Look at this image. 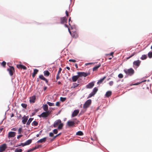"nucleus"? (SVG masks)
Masks as SVG:
<instances>
[{"mask_svg": "<svg viewBox=\"0 0 152 152\" xmlns=\"http://www.w3.org/2000/svg\"><path fill=\"white\" fill-rule=\"evenodd\" d=\"M63 126V124L61 123V121L60 119H58L55 121L53 125V126L54 127H56L57 126H58V129H61Z\"/></svg>", "mask_w": 152, "mask_h": 152, "instance_id": "nucleus-1", "label": "nucleus"}, {"mask_svg": "<svg viewBox=\"0 0 152 152\" xmlns=\"http://www.w3.org/2000/svg\"><path fill=\"white\" fill-rule=\"evenodd\" d=\"M24 108H26V107L27 105H21Z\"/></svg>", "mask_w": 152, "mask_h": 152, "instance_id": "nucleus-53", "label": "nucleus"}, {"mask_svg": "<svg viewBox=\"0 0 152 152\" xmlns=\"http://www.w3.org/2000/svg\"><path fill=\"white\" fill-rule=\"evenodd\" d=\"M53 132L55 134H57V133L58 132L57 130L56 129H54L53 130Z\"/></svg>", "mask_w": 152, "mask_h": 152, "instance_id": "nucleus-41", "label": "nucleus"}, {"mask_svg": "<svg viewBox=\"0 0 152 152\" xmlns=\"http://www.w3.org/2000/svg\"><path fill=\"white\" fill-rule=\"evenodd\" d=\"M79 78L78 75H75L72 77V80L73 82H76Z\"/></svg>", "mask_w": 152, "mask_h": 152, "instance_id": "nucleus-17", "label": "nucleus"}, {"mask_svg": "<svg viewBox=\"0 0 152 152\" xmlns=\"http://www.w3.org/2000/svg\"><path fill=\"white\" fill-rule=\"evenodd\" d=\"M69 30V33H70V34L71 35V32L70 31V30H69V29H68Z\"/></svg>", "mask_w": 152, "mask_h": 152, "instance_id": "nucleus-64", "label": "nucleus"}, {"mask_svg": "<svg viewBox=\"0 0 152 152\" xmlns=\"http://www.w3.org/2000/svg\"><path fill=\"white\" fill-rule=\"evenodd\" d=\"M39 78L43 80L45 78L42 75H40L39 76Z\"/></svg>", "mask_w": 152, "mask_h": 152, "instance_id": "nucleus-32", "label": "nucleus"}, {"mask_svg": "<svg viewBox=\"0 0 152 152\" xmlns=\"http://www.w3.org/2000/svg\"><path fill=\"white\" fill-rule=\"evenodd\" d=\"M118 77L119 78H122L123 77V76L122 74H120L118 75Z\"/></svg>", "mask_w": 152, "mask_h": 152, "instance_id": "nucleus-38", "label": "nucleus"}, {"mask_svg": "<svg viewBox=\"0 0 152 152\" xmlns=\"http://www.w3.org/2000/svg\"><path fill=\"white\" fill-rule=\"evenodd\" d=\"M89 105H83V107L84 108H86L88 107Z\"/></svg>", "mask_w": 152, "mask_h": 152, "instance_id": "nucleus-47", "label": "nucleus"}, {"mask_svg": "<svg viewBox=\"0 0 152 152\" xmlns=\"http://www.w3.org/2000/svg\"><path fill=\"white\" fill-rule=\"evenodd\" d=\"M47 88V87H45L44 88V90H45Z\"/></svg>", "mask_w": 152, "mask_h": 152, "instance_id": "nucleus-62", "label": "nucleus"}, {"mask_svg": "<svg viewBox=\"0 0 152 152\" xmlns=\"http://www.w3.org/2000/svg\"><path fill=\"white\" fill-rule=\"evenodd\" d=\"M22 135H18V136H17V138L18 139H19V138H20V137H22Z\"/></svg>", "mask_w": 152, "mask_h": 152, "instance_id": "nucleus-49", "label": "nucleus"}, {"mask_svg": "<svg viewBox=\"0 0 152 152\" xmlns=\"http://www.w3.org/2000/svg\"><path fill=\"white\" fill-rule=\"evenodd\" d=\"M38 148V147H35L33 149V150H35L37 148Z\"/></svg>", "mask_w": 152, "mask_h": 152, "instance_id": "nucleus-55", "label": "nucleus"}, {"mask_svg": "<svg viewBox=\"0 0 152 152\" xmlns=\"http://www.w3.org/2000/svg\"><path fill=\"white\" fill-rule=\"evenodd\" d=\"M43 73L44 75L46 76H48L50 74V72L48 70L45 71Z\"/></svg>", "mask_w": 152, "mask_h": 152, "instance_id": "nucleus-22", "label": "nucleus"}, {"mask_svg": "<svg viewBox=\"0 0 152 152\" xmlns=\"http://www.w3.org/2000/svg\"><path fill=\"white\" fill-rule=\"evenodd\" d=\"M77 135H79V136H82L83 135V132L81 131H79L77 132L76 134Z\"/></svg>", "mask_w": 152, "mask_h": 152, "instance_id": "nucleus-28", "label": "nucleus"}, {"mask_svg": "<svg viewBox=\"0 0 152 152\" xmlns=\"http://www.w3.org/2000/svg\"><path fill=\"white\" fill-rule=\"evenodd\" d=\"M33 118H30L28 120L27 122V123L26 124L27 125H29L31 122L32 121V120H33Z\"/></svg>", "mask_w": 152, "mask_h": 152, "instance_id": "nucleus-27", "label": "nucleus"}, {"mask_svg": "<svg viewBox=\"0 0 152 152\" xmlns=\"http://www.w3.org/2000/svg\"><path fill=\"white\" fill-rule=\"evenodd\" d=\"M66 99V98H64V97H61L60 98V100L62 102L65 101Z\"/></svg>", "mask_w": 152, "mask_h": 152, "instance_id": "nucleus-39", "label": "nucleus"}, {"mask_svg": "<svg viewBox=\"0 0 152 152\" xmlns=\"http://www.w3.org/2000/svg\"><path fill=\"white\" fill-rule=\"evenodd\" d=\"M44 80L47 83H48V81L47 80V79L45 78Z\"/></svg>", "mask_w": 152, "mask_h": 152, "instance_id": "nucleus-52", "label": "nucleus"}, {"mask_svg": "<svg viewBox=\"0 0 152 152\" xmlns=\"http://www.w3.org/2000/svg\"><path fill=\"white\" fill-rule=\"evenodd\" d=\"M22 150L21 149L17 148L15 150V152H21Z\"/></svg>", "mask_w": 152, "mask_h": 152, "instance_id": "nucleus-29", "label": "nucleus"}, {"mask_svg": "<svg viewBox=\"0 0 152 152\" xmlns=\"http://www.w3.org/2000/svg\"><path fill=\"white\" fill-rule=\"evenodd\" d=\"M46 137H45L42 139H41L37 141V143H42L45 142L46 141Z\"/></svg>", "mask_w": 152, "mask_h": 152, "instance_id": "nucleus-18", "label": "nucleus"}, {"mask_svg": "<svg viewBox=\"0 0 152 152\" xmlns=\"http://www.w3.org/2000/svg\"><path fill=\"white\" fill-rule=\"evenodd\" d=\"M78 85H79V84H77L76 83H74L73 84V87L74 88H75L77 87Z\"/></svg>", "mask_w": 152, "mask_h": 152, "instance_id": "nucleus-33", "label": "nucleus"}, {"mask_svg": "<svg viewBox=\"0 0 152 152\" xmlns=\"http://www.w3.org/2000/svg\"><path fill=\"white\" fill-rule=\"evenodd\" d=\"M135 54V53H133L130 56L127 58L126 59H128L133 56Z\"/></svg>", "mask_w": 152, "mask_h": 152, "instance_id": "nucleus-35", "label": "nucleus"}, {"mask_svg": "<svg viewBox=\"0 0 152 152\" xmlns=\"http://www.w3.org/2000/svg\"><path fill=\"white\" fill-rule=\"evenodd\" d=\"M16 133L15 132H10L8 133V137H15V135Z\"/></svg>", "mask_w": 152, "mask_h": 152, "instance_id": "nucleus-12", "label": "nucleus"}, {"mask_svg": "<svg viewBox=\"0 0 152 152\" xmlns=\"http://www.w3.org/2000/svg\"><path fill=\"white\" fill-rule=\"evenodd\" d=\"M98 90V88L96 87H95L93 89L92 92H91L89 95L88 98H90L94 96L97 92Z\"/></svg>", "mask_w": 152, "mask_h": 152, "instance_id": "nucleus-3", "label": "nucleus"}, {"mask_svg": "<svg viewBox=\"0 0 152 152\" xmlns=\"http://www.w3.org/2000/svg\"><path fill=\"white\" fill-rule=\"evenodd\" d=\"M58 85H60V84H61V82L60 81H58Z\"/></svg>", "mask_w": 152, "mask_h": 152, "instance_id": "nucleus-59", "label": "nucleus"}, {"mask_svg": "<svg viewBox=\"0 0 152 152\" xmlns=\"http://www.w3.org/2000/svg\"><path fill=\"white\" fill-rule=\"evenodd\" d=\"M133 64L138 66H140V61L139 60L134 61L133 63Z\"/></svg>", "mask_w": 152, "mask_h": 152, "instance_id": "nucleus-16", "label": "nucleus"}, {"mask_svg": "<svg viewBox=\"0 0 152 152\" xmlns=\"http://www.w3.org/2000/svg\"><path fill=\"white\" fill-rule=\"evenodd\" d=\"M32 124L33 125H34L35 126H36L38 125V123L36 121H34L33 123Z\"/></svg>", "mask_w": 152, "mask_h": 152, "instance_id": "nucleus-36", "label": "nucleus"}, {"mask_svg": "<svg viewBox=\"0 0 152 152\" xmlns=\"http://www.w3.org/2000/svg\"><path fill=\"white\" fill-rule=\"evenodd\" d=\"M7 148L6 144H4L0 146V152H3Z\"/></svg>", "mask_w": 152, "mask_h": 152, "instance_id": "nucleus-7", "label": "nucleus"}, {"mask_svg": "<svg viewBox=\"0 0 152 152\" xmlns=\"http://www.w3.org/2000/svg\"><path fill=\"white\" fill-rule=\"evenodd\" d=\"M101 66V64H100L98 66H96L93 68V70L95 71L97 70V69L99 68Z\"/></svg>", "mask_w": 152, "mask_h": 152, "instance_id": "nucleus-25", "label": "nucleus"}, {"mask_svg": "<svg viewBox=\"0 0 152 152\" xmlns=\"http://www.w3.org/2000/svg\"><path fill=\"white\" fill-rule=\"evenodd\" d=\"M17 128H14L12 129V131H16L17 130Z\"/></svg>", "mask_w": 152, "mask_h": 152, "instance_id": "nucleus-48", "label": "nucleus"}, {"mask_svg": "<svg viewBox=\"0 0 152 152\" xmlns=\"http://www.w3.org/2000/svg\"><path fill=\"white\" fill-rule=\"evenodd\" d=\"M48 104L49 105H50V104H53V103H50V102H48Z\"/></svg>", "mask_w": 152, "mask_h": 152, "instance_id": "nucleus-54", "label": "nucleus"}, {"mask_svg": "<svg viewBox=\"0 0 152 152\" xmlns=\"http://www.w3.org/2000/svg\"><path fill=\"white\" fill-rule=\"evenodd\" d=\"M106 77L105 76L103 78L100 79L97 83V84H101L104 80V79L106 78Z\"/></svg>", "mask_w": 152, "mask_h": 152, "instance_id": "nucleus-21", "label": "nucleus"}, {"mask_svg": "<svg viewBox=\"0 0 152 152\" xmlns=\"http://www.w3.org/2000/svg\"><path fill=\"white\" fill-rule=\"evenodd\" d=\"M61 70H62V69L61 68H60L59 69V70L58 72L57 75H59Z\"/></svg>", "mask_w": 152, "mask_h": 152, "instance_id": "nucleus-40", "label": "nucleus"}, {"mask_svg": "<svg viewBox=\"0 0 152 152\" xmlns=\"http://www.w3.org/2000/svg\"><path fill=\"white\" fill-rule=\"evenodd\" d=\"M95 82H92L89 83L86 86V88L88 89L91 88L94 85Z\"/></svg>", "mask_w": 152, "mask_h": 152, "instance_id": "nucleus-6", "label": "nucleus"}, {"mask_svg": "<svg viewBox=\"0 0 152 152\" xmlns=\"http://www.w3.org/2000/svg\"><path fill=\"white\" fill-rule=\"evenodd\" d=\"M79 111V110H75L72 113V116L74 117L76 116L78 113Z\"/></svg>", "mask_w": 152, "mask_h": 152, "instance_id": "nucleus-15", "label": "nucleus"}, {"mask_svg": "<svg viewBox=\"0 0 152 152\" xmlns=\"http://www.w3.org/2000/svg\"><path fill=\"white\" fill-rule=\"evenodd\" d=\"M39 110V109H35V113L37 112Z\"/></svg>", "mask_w": 152, "mask_h": 152, "instance_id": "nucleus-51", "label": "nucleus"}, {"mask_svg": "<svg viewBox=\"0 0 152 152\" xmlns=\"http://www.w3.org/2000/svg\"><path fill=\"white\" fill-rule=\"evenodd\" d=\"M113 84V81H110L109 83V84L110 86H112Z\"/></svg>", "mask_w": 152, "mask_h": 152, "instance_id": "nucleus-44", "label": "nucleus"}, {"mask_svg": "<svg viewBox=\"0 0 152 152\" xmlns=\"http://www.w3.org/2000/svg\"><path fill=\"white\" fill-rule=\"evenodd\" d=\"M111 94L112 92L111 91H108L106 92L105 94V96L107 97H108L111 95Z\"/></svg>", "mask_w": 152, "mask_h": 152, "instance_id": "nucleus-24", "label": "nucleus"}, {"mask_svg": "<svg viewBox=\"0 0 152 152\" xmlns=\"http://www.w3.org/2000/svg\"><path fill=\"white\" fill-rule=\"evenodd\" d=\"M148 56L149 58H151L152 57V52H150L148 54Z\"/></svg>", "mask_w": 152, "mask_h": 152, "instance_id": "nucleus-31", "label": "nucleus"}, {"mask_svg": "<svg viewBox=\"0 0 152 152\" xmlns=\"http://www.w3.org/2000/svg\"><path fill=\"white\" fill-rule=\"evenodd\" d=\"M59 103L58 102H57L56 103V104H59Z\"/></svg>", "mask_w": 152, "mask_h": 152, "instance_id": "nucleus-60", "label": "nucleus"}, {"mask_svg": "<svg viewBox=\"0 0 152 152\" xmlns=\"http://www.w3.org/2000/svg\"><path fill=\"white\" fill-rule=\"evenodd\" d=\"M53 133L52 132H50V133H49V136H50V137H53Z\"/></svg>", "mask_w": 152, "mask_h": 152, "instance_id": "nucleus-45", "label": "nucleus"}, {"mask_svg": "<svg viewBox=\"0 0 152 152\" xmlns=\"http://www.w3.org/2000/svg\"><path fill=\"white\" fill-rule=\"evenodd\" d=\"M49 111L43 112L41 115H39L40 117L44 118H46L49 115Z\"/></svg>", "mask_w": 152, "mask_h": 152, "instance_id": "nucleus-4", "label": "nucleus"}, {"mask_svg": "<svg viewBox=\"0 0 152 152\" xmlns=\"http://www.w3.org/2000/svg\"><path fill=\"white\" fill-rule=\"evenodd\" d=\"M43 108L44 110L46 112L49 111H48V105H43Z\"/></svg>", "mask_w": 152, "mask_h": 152, "instance_id": "nucleus-23", "label": "nucleus"}, {"mask_svg": "<svg viewBox=\"0 0 152 152\" xmlns=\"http://www.w3.org/2000/svg\"><path fill=\"white\" fill-rule=\"evenodd\" d=\"M60 76L59 75H57L56 77V80H58V79H59L60 78Z\"/></svg>", "mask_w": 152, "mask_h": 152, "instance_id": "nucleus-46", "label": "nucleus"}, {"mask_svg": "<svg viewBox=\"0 0 152 152\" xmlns=\"http://www.w3.org/2000/svg\"><path fill=\"white\" fill-rule=\"evenodd\" d=\"M69 61L70 62H75L76 61V60L74 59H70L69 60Z\"/></svg>", "mask_w": 152, "mask_h": 152, "instance_id": "nucleus-42", "label": "nucleus"}, {"mask_svg": "<svg viewBox=\"0 0 152 152\" xmlns=\"http://www.w3.org/2000/svg\"><path fill=\"white\" fill-rule=\"evenodd\" d=\"M66 69L69 70L70 69V68L68 66H67L66 67Z\"/></svg>", "mask_w": 152, "mask_h": 152, "instance_id": "nucleus-57", "label": "nucleus"}, {"mask_svg": "<svg viewBox=\"0 0 152 152\" xmlns=\"http://www.w3.org/2000/svg\"><path fill=\"white\" fill-rule=\"evenodd\" d=\"M114 53L113 52H112L111 53H110V55H111V56H113V54Z\"/></svg>", "mask_w": 152, "mask_h": 152, "instance_id": "nucleus-61", "label": "nucleus"}, {"mask_svg": "<svg viewBox=\"0 0 152 152\" xmlns=\"http://www.w3.org/2000/svg\"><path fill=\"white\" fill-rule=\"evenodd\" d=\"M61 24H64L67 22V19L66 17H64L61 18Z\"/></svg>", "mask_w": 152, "mask_h": 152, "instance_id": "nucleus-11", "label": "nucleus"}, {"mask_svg": "<svg viewBox=\"0 0 152 152\" xmlns=\"http://www.w3.org/2000/svg\"><path fill=\"white\" fill-rule=\"evenodd\" d=\"M64 26H65V27H68V26H67V25L66 24H65V25H64Z\"/></svg>", "mask_w": 152, "mask_h": 152, "instance_id": "nucleus-63", "label": "nucleus"}, {"mask_svg": "<svg viewBox=\"0 0 152 152\" xmlns=\"http://www.w3.org/2000/svg\"><path fill=\"white\" fill-rule=\"evenodd\" d=\"M75 67H76V68H78L77 64H75Z\"/></svg>", "mask_w": 152, "mask_h": 152, "instance_id": "nucleus-56", "label": "nucleus"}, {"mask_svg": "<svg viewBox=\"0 0 152 152\" xmlns=\"http://www.w3.org/2000/svg\"><path fill=\"white\" fill-rule=\"evenodd\" d=\"M94 63H91V62H89V63H86V65H90V64H94Z\"/></svg>", "mask_w": 152, "mask_h": 152, "instance_id": "nucleus-43", "label": "nucleus"}, {"mask_svg": "<svg viewBox=\"0 0 152 152\" xmlns=\"http://www.w3.org/2000/svg\"><path fill=\"white\" fill-rule=\"evenodd\" d=\"M66 15L67 16H68V15H69V13H68V12L66 10Z\"/></svg>", "mask_w": 152, "mask_h": 152, "instance_id": "nucleus-50", "label": "nucleus"}, {"mask_svg": "<svg viewBox=\"0 0 152 152\" xmlns=\"http://www.w3.org/2000/svg\"><path fill=\"white\" fill-rule=\"evenodd\" d=\"M7 71L9 72V74L11 76H12L14 72V69L13 66H10L9 68L7 69Z\"/></svg>", "mask_w": 152, "mask_h": 152, "instance_id": "nucleus-5", "label": "nucleus"}, {"mask_svg": "<svg viewBox=\"0 0 152 152\" xmlns=\"http://www.w3.org/2000/svg\"><path fill=\"white\" fill-rule=\"evenodd\" d=\"M78 76L79 77H80L83 76L84 77H86L87 76L88 74L86 73H85L83 72H78L77 73Z\"/></svg>", "mask_w": 152, "mask_h": 152, "instance_id": "nucleus-8", "label": "nucleus"}, {"mask_svg": "<svg viewBox=\"0 0 152 152\" xmlns=\"http://www.w3.org/2000/svg\"><path fill=\"white\" fill-rule=\"evenodd\" d=\"M32 140H31L30 139L27 140L24 143H21V145L23 146H25L26 145H28L30 144Z\"/></svg>", "mask_w": 152, "mask_h": 152, "instance_id": "nucleus-9", "label": "nucleus"}, {"mask_svg": "<svg viewBox=\"0 0 152 152\" xmlns=\"http://www.w3.org/2000/svg\"><path fill=\"white\" fill-rule=\"evenodd\" d=\"M28 118V116L24 115L22 118V122L23 124H25Z\"/></svg>", "mask_w": 152, "mask_h": 152, "instance_id": "nucleus-10", "label": "nucleus"}, {"mask_svg": "<svg viewBox=\"0 0 152 152\" xmlns=\"http://www.w3.org/2000/svg\"><path fill=\"white\" fill-rule=\"evenodd\" d=\"M147 58V56L145 55H142L141 57V59L143 60L146 59Z\"/></svg>", "mask_w": 152, "mask_h": 152, "instance_id": "nucleus-30", "label": "nucleus"}, {"mask_svg": "<svg viewBox=\"0 0 152 152\" xmlns=\"http://www.w3.org/2000/svg\"><path fill=\"white\" fill-rule=\"evenodd\" d=\"M6 64V63L4 61H3L1 63V65L3 67H5Z\"/></svg>", "mask_w": 152, "mask_h": 152, "instance_id": "nucleus-37", "label": "nucleus"}, {"mask_svg": "<svg viewBox=\"0 0 152 152\" xmlns=\"http://www.w3.org/2000/svg\"><path fill=\"white\" fill-rule=\"evenodd\" d=\"M67 124L69 126H72L74 125L75 123L73 121H69L67 122Z\"/></svg>", "mask_w": 152, "mask_h": 152, "instance_id": "nucleus-19", "label": "nucleus"}, {"mask_svg": "<svg viewBox=\"0 0 152 152\" xmlns=\"http://www.w3.org/2000/svg\"><path fill=\"white\" fill-rule=\"evenodd\" d=\"M14 116V114L13 113H12V114H11V117H13Z\"/></svg>", "mask_w": 152, "mask_h": 152, "instance_id": "nucleus-58", "label": "nucleus"}, {"mask_svg": "<svg viewBox=\"0 0 152 152\" xmlns=\"http://www.w3.org/2000/svg\"><path fill=\"white\" fill-rule=\"evenodd\" d=\"M124 71L126 74L129 76L132 75L134 72V70L132 68H130L128 69H125Z\"/></svg>", "mask_w": 152, "mask_h": 152, "instance_id": "nucleus-2", "label": "nucleus"}, {"mask_svg": "<svg viewBox=\"0 0 152 152\" xmlns=\"http://www.w3.org/2000/svg\"><path fill=\"white\" fill-rule=\"evenodd\" d=\"M22 131V128H20L18 131V134H20L21 133V132Z\"/></svg>", "mask_w": 152, "mask_h": 152, "instance_id": "nucleus-34", "label": "nucleus"}, {"mask_svg": "<svg viewBox=\"0 0 152 152\" xmlns=\"http://www.w3.org/2000/svg\"><path fill=\"white\" fill-rule=\"evenodd\" d=\"M17 67L19 69H24L26 70L27 69L26 67L21 64L17 65Z\"/></svg>", "mask_w": 152, "mask_h": 152, "instance_id": "nucleus-13", "label": "nucleus"}, {"mask_svg": "<svg viewBox=\"0 0 152 152\" xmlns=\"http://www.w3.org/2000/svg\"><path fill=\"white\" fill-rule=\"evenodd\" d=\"M38 72V70L36 69H35L34 70V72L32 75L33 77H34L35 75Z\"/></svg>", "mask_w": 152, "mask_h": 152, "instance_id": "nucleus-20", "label": "nucleus"}, {"mask_svg": "<svg viewBox=\"0 0 152 152\" xmlns=\"http://www.w3.org/2000/svg\"><path fill=\"white\" fill-rule=\"evenodd\" d=\"M36 97L35 96H34L30 98L29 101L31 104H32L34 103L35 102Z\"/></svg>", "mask_w": 152, "mask_h": 152, "instance_id": "nucleus-14", "label": "nucleus"}, {"mask_svg": "<svg viewBox=\"0 0 152 152\" xmlns=\"http://www.w3.org/2000/svg\"><path fill=\"white\" fill-rule=\"evenodd\" d=\"M91 99L87 100L85 103L84 104H91Z\"/></svg>", "mask_w": 152, "mask_h": 152, "instance_id": "nucleus-26", "label": "nucleus"}]
</instances>
